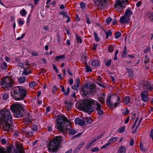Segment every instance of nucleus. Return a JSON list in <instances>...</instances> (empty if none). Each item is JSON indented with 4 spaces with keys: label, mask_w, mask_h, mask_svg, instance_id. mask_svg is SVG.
Segmentation results:
<instances>
[{
    "label": "nucleus",
    "mask_w": 153,
    "mask_h": 153,
    "mask_svg": "<svg viewBox=\"0 0 153 153\" xmlns=\"http://www.w3.org/2000/svg\"><path fill=\"white\" fill-rule=\"evenodd\" d=\"M105 97H101L99 98L98 101L99 102H100L101 104L102 105L105 104Z\"/></svg>",
    "instance_id": "nucleus-34"
},
{
    "label": "nucleus",
    "mask_w": 153,
    "mask_h": 153,
    "mask_svg": "<svg viewBox=\"0 0 153 153\" xmlns=\"http://www.w3.org/2000/svg\"><path fill=\"white\" fill-rule=\"evenodd\" d=\"M112 20V19L109 17L106 20L105 22L107 24H108L111 22Z\"/></svg>",
    "instance_id": "nucleus-54"
},
{
    "label": "nucleus",
    "mask_w": 153,
    "mask_h": 153,
    "mask_svg": "<svg viewBox=\"0 0 153 153\" xmlns=\"http://www.w3.org/2000/svg\"><path fill=\"white\" fill-rule=\"evenodd\" d=\"M148 93L147 91H143L140 93L141 100L143 102H146L148 100Z\"/></svg>",
    "instance_id": "nucleus-8"
},
{
    "label": "nucleus",
    "mask_w": 153,
    "mask_h": 153,
    "mask_svg": "<svg viewBox=\"0 0 153 153\" xmlns=\"http://www.w3.org/2000/svg\"><path fill=\"white\" fill-rule=\"evenodd\" d=\"M111 96L109 95V96L107 98L106 100V104L107 106L108 107H110L111 108V106L113 104V103L112 102L110 101V99H111Z\"/></svg>",
    "instance_id": "nucleus-15"
},
{
    "label": "nucleus",
    "mask_w": 153,
    "mask_h": 153,
    "mask_svg": "<svg viewBox=\"0 0 153 153\" xmlns=\"http://www.w3.org/2000/svg\"><path fill=\"white\" fill-rule=\"evenodd\" d=\"M120 104V102H117L115 103L114 105L112 104V105L111 106V108L112 109L115 108H117Z\"/></svg>",
    "instance_id": "nucleus-37"
},
{
    "label": "nucleus",
    "mask_w": 153,
    "mask_h": 153,
    "mask_svg": "<svg viewBox=\"0 0 153 153\" xmlns=\"http://www.w3.org/2000/svg\"><path fill=\"white\" fill-rule=\"evenodd\" d=\"M101 110V105L96 100L95 102V110H96L98 112V111H99Z\"/></svg>",
    "instance_id": "nucleus-19"
},
{
    "label": "nucleus",
    "mask_w": 153,
    "mask_h": 153,
    "mask_svg": "<svg viewBox=\"0 0 153 153\" xmlns=\"http://www.w3.org/2000/svg\"><path fill=\"white\" fill-rule=\"evenodd\" d=\"M122 114L125 115H128L129 113V111L127 108H124Z\"/></svg>",
    "instance_id": "nucleus-31"
},
{
    "label": "nucleus",
    "mask_w": 153,
    "mask_h": 153,
    "mask_svg": "<svg viewBox=\"0 0 153 153\" xmlns=\"http://www.w3.org/2000/svg\"><path fill=\"white\" fill-rule=\"evenodd\" d=\"M26 80V77L24 76L20 77L19 79V82L21 83H23Z\"/></svg>",
    "instance_id": "nucleus-36"
},
{
    "label": "nucleus",
    "mask_w": 153,
    "mask_h": 153,
    "mask_svg": "<svg viewBox=\"0 0 153 153\" xmlns=\"http://www.w3.org/2000/svg\"><path fill=\"white\" fill-rule=\"evenodd\" d=\"M94 37L95 38V41L97 42L99 41L100 39L98 36L97 33L96 32H94Z\"/></svg>",
    "instance_id": "nucleus-47"
},
{
    "label": "nucleus",
    "mask_w": 153,
    "mask_h": 153,
    "mask_svg": "<svg viewBox=\"0 0 153 153\" xmlns=\"http://www.w3.org/2000/svg\"><path fill=\"white\" fill-rule=\"evenodd\" d=\"M140 149L142 151H143V152H146V149L145 148H144L143 145L141 144H140Z\"/></svg>",
    "instance_id": "nucleus-61"
},
{
    "label": "nucleus",
    "mask_w": 153,
    "mask_h": 153,
    "mask_svg": "<svg viewBox=\"0 0 153 153\" xmlns=\"http://www.w3.org/2000/svg\"><path fill=\"white\" fill-rule=\"evenodd\" d=\"M149 134L150 137L152 138V140L153 141V129L151 130Z\"/></svg>",
    "instance_id": "nucleus-62"
},
{
    "label": "nucleus",
    "mask_w": 153,
    "mask_h": 153,
    "mask_svg": "<svg viewBox=\"0 0 153 153\" xmlns=\"http://www.w3.org/2000/svg\"><path fill=\"white\" fill-rule=\"evenodd\" d=\"M112 60L111 59H108V60H104V63L105 66L107 67H110L111 65Z\"/></svg>",
    "instance_id": "nucleus-26"
},
{
    "label": "nucleus",
    "mask_w": 153,
    "mask_h": 153,
    "mask_svg": "<svg viewBox=\"0 0 153 153\" xmlns=\"http://www.w3.org/2000/svg\"><path fill=\"white\" fill-rule=\"evenodd\" d=\"M74 123L75 124H77L80 126H83L85 124V121L84 120H81L79 118H76L74 120Z\"/></svg>",
    "instance_id": "nucleus-13"
},
{
    "label": "nucleus",
    "mask_w": 153,
    "mask_h": 153,
    "mask_svg": "<svg viewBox=\"0 0 153 153\" xmlns=\"http://www.w3.org/2000/svg\"><path fill=\"white\" fill-rule=\"evenodd\" d=\"M80 7L82 9H83L86 6L85 4L83 2H81L80 3Z\"/></svg>",
    "instance_id": "nucleus-53"
},
{
    "label": "nucleus",
    "mask_w": 153,
    "mask_h": 153,
    "mask_svg": "<svg viewBox=\"0 0 153 153\" xmlns=\"http://www.w3.org/2000/svg\"><path fill=\"white\" fill-rule=\"evenodd\" d=\"M104 31L105 33V38L106 39H108V38L109 36H110L112 35V32L110 30H108L107 32L105 30H104Z\"/></svg>",
    "instance_id": "nucleus-28"
},
{
    "label": "nucleus",
    "mask_w": 153,
    "mask_h": 153,
    "mask_svg": "<svg viewBox=\"0 0 153 153\" xmlns=\"http://www.w3.org/2000/svg\"><path fill=\"white\" fill-rule=\"evenodd\" d=\"M25 132L26 134V136L27 137H31L33 135V133L31 131H25Z\"/></svg>",
    "instance_id": "nucleus-41"
},
{
    "label": "nucleus",
    "mask_w": 153,
    "mask_h": 153,
    "mask_svg": "<svg viewBox=\"0 0 153 153\" xmlns=\"http://www.w3.org/2000/svg\"><path fill=\"white\" fill-rule=\"evenodd\" d=\"M29 116V113L28 112H27L25 116H27V117H26L25 118L24 117L23 118L24 120L27 123H30L31 122L30 120Z\"/></svg>",
    "instance_id": "nucleus-23"
},
{
    "label": "nucleus",
    "mask_w": 153,
    "mask_h": 153,
    "mask_svg": "<svg viewBox=\"0 0 153 153\" xmlns=\"http://www.w3.org/2000/svg\"><path fill=\"white\" fill-rule=\"evenodd\" d=\"M85 16L86 19V22L88 24L90 23V22L89 19L91 17V15L89 14H87L85 13Z\"/></svg>",
    "instance_id": "nucleus-30"
},
{
    "label": "nucleus",
    "mask_w": 153,
    "mask_h": 153,
    "mask_svg": "<svg viewBox=\"0 0 153 153\" xmlns=\"http://www.w3.org/2000/svg\"><path fill=\"white\" fill-rule=\"evenodd\" d=\"M65 56V55H62L58 56H56L55 58V59L58 61L60 59H64Z\"/></svg>",
    "instance_id": "nucleus-33"
},
{
    "label": "nucleus",
    "mask_w": 153,
    "mask_h": 153,
    "mask_svg": "<svg viewBox=\"0 0 153 153\" xmlns=\"http://www.w3.org/2000/svg\"><path fill=\"white\" fill-rule=\"evenodd\" d=\"M134 143V140L133 138H132L130 140V142L129 143V145L131 146H132Z\"/></svg>",
    "instance_id": "nucleus-63"
},
{
    "label": "nucleus",
    "mask_w": 153,
    "mask_h": 153,
    "mask_svg": "<svg viewBox=\"0 0 153 153\" xmlns=\"http://www.w3.org/2000/svg\"><path fill=\"white\" fill-rule=\"evenodd\" d=\"M79 87V85H78L77 84H75L72 86V88L73 90H77Z\"/></svg>",
    "instance_id": "nucleus-48"
},
{
    "label": "nucleus",
    "mask_w": 153,
    "mask_h": 153,
    "mask_svg": "<svg viewBox=\"0 0 153 153\" xmlns=\"http://www.w3.org/2000/svg\"><path fill=\"white\" fill-rule=\"evenodd\" d=\"M129 18L128 17L124 15L122 16L120 18L119 21V22L121 24H126L129 22Z\"/></svg>",
    "instance_id": "nucleus-10"
},
{
    "label": "nucleus",
    "mask_w": 153,
    "mask_h": 153,
    "mask_svg": "<svg viewBox=\"0 0 153 153\" xmlns=\"http://www.w3.org/2000/svg\"><path fill=\"white\" fill-rule=\"evenodd\" d=\"M85 143L84 142L82 143H81L77 146L76 148L73 151L74 153H78L79 152L80 149L81 148L83 147L85 145Z\"/></svg>",
    "instance_id": "nucleus-14"
},
{
    "label": "nucleus",
    "mask_w": 153,
    "mask_h": 153,
    "mask_svg": "<svg viewBox=\"0 0 153 153\" xmlns=\"http://www.w3.org/2000/svg\"><path fill=\"white\" fill-rule=\"evenodd\" d=\"M143 88L144 89L148 91H151L153 89V88L150 85V83L148 82H145L143 84Z\"/></svg>",
    "instance_id": "nucleus-12"
},
{
    "label": "nucleus",
    "mask_w": 153,
    "mask_h": 153,
    "mask_svg": "<svg viewBox=\"0 0 153 153\" xmlns=\"http://www.w3.org/2000/svg\"><path fill=\"white\" fill-rule=\"evenodd\" d=\"M12 92V91L11 92V95L16 100H22L27 96L26 90L22 88L21 86L17 87L13 89V92Z\"/></svg>",
    "instance_id": "nucleus-5"
},
{
    "label": "nucleus",
    "mask_w": 153,
    "mask_h": 153,
    "mask_svg": "<svg viewBox=\"0 0 153 153\" xmlns=\"http://www.w3.org/2000/svg\"><path fill=\"white\" fill-rule=\"evenodd\" d=\"M9 95L7 94H4L3 96V99L4 100H7L8 98Z\"/></svg>",
    "instance_id": "nucleus-49"
},
{
    "label": "nucleus",
    "mask_w": 153,
    "mask_h": 153,
    "mask_svg": "<svg viewBox=\"0 0 153 153\" xmlns=\"http://www.w3.org/2000/svg\"><path fill=\"white\" fill-rule=\"evenodd\" d=\"M96 86L94 84H90L89 90H91L90 91H92V94L94 92L95 90Z\"/></svg>",
    "instance_id": "nucleus-24"
},
{
    "label": "nucleus",
    "mask_w": 153,
    "mask_h": 153,
    "mask_svg": "<svg viewBox=\"0 0 153 153\" xmlns=\"http://www.w3.org/2000/svg\"><path fill=\"white\" fill-rule=\"evenodd\" d=\"M7 64L6 62H4V63L1 65V68L3 70H6L7 69Z\"/></svg>",
    "instance_id": "nucleus-46"
},
{
    "label": "nucleus",
    "mask_w": 153,
    "mask_h": 153,
    "mask_svg": "<svg viewBox=\"0 0 153 153\" xmlns=\"http://www.w3.org/2000/svg\"><path fill=\"white\" fill-rule=\"evenodd\" d=\"M133 14L132 11L129 9H127L125 11L124 15L129 18Z\"/></svg>",
    "instance_id": "nucleus-18"
},
{
    "label": "nucleus",
    "mask_w": 153,
    "mask_h": 153,
    "mask_svg": "<svg viewBox=\"0 0 153 153\" xmlns=\"http://www.w3.org/2000/svg\"><path fill=\"white\" fill-rule=\"evenodd\" d=\"M31 128L32 130L33 131H36L37 130V127L36 125H33L31 126Z\"/></svg>",
    "instance_id": "nucleus-50"
},
{
    "label": "nucleus",
    "mask_w": 153,
    "mask_h": 153,
    "mask_svg": "<svg viewBox=\"0 0 153 153\" xmlns=\"http://www.w3.org/2000/svg\"><path fill=\"white\" fill-rule=\"evenodd\" d=\"M114 50L113 45H110L108 47V51L110 53H112Z\"/></svg>",
    "instance_id": "nucleus-40"
},
{
    "label": "nucleus",
    "mask_w": 153,
    "mask_h": 153,
    "mask_svg": "<svg viewBox=\"0 0 153 153\" xmlns=\"http://www.w3.org/2000/svg\"><path fill=\"white\" fill-rule=\"evenodd\" d=\"M121 35V34L120 32L119 31H117L115 33V34H114V36L116 39H117L120 37Z\"/></svg>",
    "instance_id": "nucleus-35"
},
{
    "label": "nucleus",
    "mask_w": 153,
    "mask_h": 153,
    "mask_svg": "<svg viewBox=\"0 0 153 153\" xmlns=\"http://www.w3.org/2000/svg\"><path fill=\"white\" fill-rule=\"evenodd\" d=\"M62 140V136H56L52 139L48 144V149L50 152H56L59 148Z\"/></svg>",
    "instance_id": "nucleus-4"
},
{
    "label": "nucleus",
    "mask_w": 153,
    "mask_h": 153,
    "mask_svg": "<svg viewBox=\"0 0 153 153\" xmlns=\"http://www.w3.org/2000/svg\"><path fill=\"white\" fill-rule=\"evenodd\" d=\"M64 105L68 111H69L71 109V107L72 106L71 103L68 102L66 101H65Z\"/></svg>",
    "instance_id": "nucleus-16"
},
{
    "label": "nucleus",
    "mask_w": 153,
    "mask_h": 153,
    "mask_svg": "<svg viewBox=\"0 0 153 153\" xmlns=\"http://www.w3.org/2000/svg\"><path fill=\"white\" fill-rule=\"evenodd\" d=\"M96 82L100 86L102 87L103 88H106V84L104 83L102 81H101L100 82H97L96 81Z\"/></svg>",
    "instance_id": "nucleus-29"
},
{
    "label": "nucleus",
    "mask_w": 153,
    "mask_h": 153,
    "mask_svg": "<svg viewBox=\"0 0 153 153\" xmlns=\"http://www.w3.org/2000/svg\"><path fill=\"white\" fill-rule=\"evenodd\" d=\"M127 53V47L126 46H125L122 52V56L123 57H126Z\"/></svg>",
    "instance_id": "nucleus-27"
},
{
    "label": "nucleus",
    "mask_w": 153,
    "mask_h": 153,
    "mask_svg": "<svg viewBox=\"0 0 153 153\" xmlns=\"http://www.w3.org/2000/svg\"><path fill=\"white\" fill-rule=\"evenodd\" d=\"M125 127L123 126L121 127L119 129H118L117 131H118L119 133H121L125 131Z\"/></svg>",
    "instance_id": "nucleus-45"
},
{
    "label": "nucleus",
    "mask_w": 153,
    "mask_h": 153,
    "mask_svg": "<svg viewBox=\"0 0 153 153\" xmlns=\"http://www.w3.org/2000/svg\"><path fill=\"white\" fill-rule=\"evenodd\" d=\"M130 98L129 97L126 96L124 98L123 101L126 104H127L130 102Z\"/></svg>",
    "instance_id": "nucleus-25"
},
{
    "label": "nucleus",
    "mask_w": 153,
    "mask_h": 153,
    "mask_svg": "<svg viewBox=\"0 0 153 153\" xmlns=\"http://www.w3.org/2000/svg\"><path fill=\"white\" fill-rule=\"evenodd\" d=\"M16 150L15 151V153H25V150L23 149L22 146L17 145L16 146Z\"/></svg>",
    "instance_id": "nucleus-11"
},
{
    "label": "nucleus",
    "mask_w": 153,
    "mask_h": 153,
    "mask_svg": "<svg viewBox=\"0 0 153 153\" xmlns=\"http://www.w3.org/2000/svg\"><path fill=\"white\" fill-rule=\"evenodd\" d=\"M100 63L98 60H93L91 62V65L93 67H95L98 66L99 65Z\"/></svg>",
    "instance_id": "nucleus-21"
},
{
    "label": "nucleus",
    "mask_w": 153,
    "mask_h": 153,
    "mask_svg": "<svg viewBox=\"0 0 153 153\" xmlns=\"http://www.w3.org/2000/svg\"><path fill=\"white\" fill-rule=\"evenodd\" d=\"M127 72L129 74V76L130 77H132L133 76V72L132 69L130 68H126Z\"/></svg>",
    "instance_id": "nucleus-22"
},
{
    "label": "nucleus",
    "mask_w": 153,
    "mask_h": 153,
    "mask_svg": "<svg viewBox=\"0 0 153 153\" xmlns=\"http://www.w3.org/2000/svg\"><path fill=\"white\" fill-rule=\"evenodd\" d=\"M107 2L106 0H100L98 4V6H101L105 4Z\"/></svg>",
    "instance_id": "nucleus-32"
},
{
    "label": "nucleus",
    "mask_w": 153,
    "mask_h": 153,
    "mask_svg": "<svg viewBox=\"0 0 153 153\" xmlns=\"http://www.w3.org/2000/svg\"><path fill=\"white\" fill-rule=\"evenodd\" d=\"M117 138L118 137H117L111 138L109 140L108 142H114L117 140Z\"/></svg>",
    "instance_id": "nucleus-42"
},
{
    "label": "nucleus",
    "mask_w": 153,
    "mask_h": 153,
    "mask_svg": "<svg viewBox=\"0 0 153 153\" xmlns=\"http://www.w3.org/2000/svg\"><path fill=\"white\" fill-rule=\"evenodd\" d=\"M80 92L84 97H85L89 96V95L90 94H92V91H90V90L86 89V88L85 89L81 88Z\"/></svg>",
    "instance_id": "nucleus-9"
},
{
    "label": "nucleus",
    "mask_w": 153,
    "mask_h": 153,
    "mask_svg": "<svg viewBox=\"0 0 153 153\" xmlns=\"http://www.w3.org/2000/svg\"><path fill=\"white\" fill-rule=\"evenodd\" d=\"M86 71L87 72H91L92 70L89 67L88 65H86L85 67Z\"/></svg>",
    "instance_id": "nucleus-51"
},
{
    "label": "nucleus",
    "mask_w": 153,
    "mask_h": 153,
    "mask_svg": "<svg viewBox=\"0 0 153 153\" xmlns=\"http://www.w3.org/2000/svg\"><path fill=\"white\" fill-rule=\"evenodd\" d=\"M60 14L63 15V17H66L68 15H67V13L65 12H61L59 13Z\"/></svg>",
    "instance_id": "nucleus-64"
},
{
    "label": "nucleus",
    "mask_w": 153,
    "mask_h": 153,
    "mask_svg": "<svg viewBox=\"0 0 153 153\" xmlns=\"http://www.w3.org/2000/svg\"><path fill=\"white\" fill-rule=\"evenodd\" d=\"M35 83L34 82H32L29 83V85L31 88H33L35 86Z\"/></svg>",
    "instance_id": "nucleus-52"
},
{
    "label": "nucleus",
    "mask_w": 153,
    "mask_h": 153,
    "mask_svg": "<svg viewBox=\"0 0 153 153\" xmlns=\"http://www.w3.org/2000/svg\"><path fill=\"white\" fill-rule=\"evenodd\" d=\"M101 110V105L96 100L95 102V110H96L98 112V111H99Z\"/></svg>",
    "instance_id": "nucleus-20"
},
{
    "label": "nucleus",
    "mask_w": 153,
    "mask_h": 153,
    "mask_svg": "<svg viewBox=\"0 0 153 153\" xmlns=\"http://www.w3.org/2000/svg\"><path fill=\"white\" fill-rule=\"evenodd\" d=\"M91 84L89 83H87L85 85L84 87L82 86V88H83V89H87L89 90V87H90V85Z\"/></svg>",
    "instance_id": "nucleus-38"
},
{
    "label": "nucleus",
    "mask_w": 153,
    "mask_h": 153,
    "mask_svg": "<svg viewBox=\"0 0 153 153\" xmlns=\"http://www.w3.org/2000/svg\"><path fill=\"white\" fill-rule=\"evenodd\" d=\"M20 13L22 16H25L27 12L25 9H23L20 10Z\"/></svg>",
    "instance_id": "nucleus-39"
},
{
    "label": "nucleus",
    "mask_w": 153,
    "mask_h": 153,
    "mask_svg": "<svg viewBox=\"0 0 153 153\" xmlns=\"http://www.w3.org/2000/svg\"><path fill=\"white\" fill-rule=\"evenodd\" d=\"M149 61V59L147 58V56L146 55L145 56V59L144 61V62L145 64H147L148 62Z\"/></svg>",
    "instance_id": "nucleus-59"
},
{
    "label": "nucleus",
    "mask_w": 153,
    "mask_h": 153,
    "mask_svg": "<svg viewBox=\"0 0 153 153\" xmlns=\"http://www.w3.org/2000/svg\"><path fill=\"white\" fill-rule=\"evenodd\" d=\"M12 117L10 111L6 109H1L0 111V127L5 131L11 132L13 130L11 122Z\"/></svg>",
    "instance_id": "nucleus-1"
},
{
    "label": "nucleus",
    "mask_w": 153,
    "mask_h": 153,
    "mask_svg": "<svg viewBox=\"0 0 153 153\" xmlns=\"http://www.w3.org/2000/svg\"><path fill=\"white\" fill-rule=\"evenodd\" d=\"M110 144V142H108V143L106 144L103 146L102 147H101V149H105Z\"/></svg>",
    "instance_id": "nucleus-56"
},
{
    "label": "nucleus",
    "mask_w": 153,
    "mask_h": 153,
    "mask_svg": "<svg viewBox=\"0 0 153 153\" xmlns=\"http://www.w3.org/2000/svg\"><path fill=\"white\" fill-rule=\"evenodd\" d=\"M10 110L16 117L20 118L25 114L24 110L21 104L19 103L14 104L10 106Z\"/></svg>",
    "instance_id": "nucleus-6"
},
{
    "label": "nucleus",
    "mask_w": 153,
    "mask_h": 153,
    "mask_svg": "<svg viewBox=\"0 0 153 153\" xmlns=\"http://www.w3.org/2000/svg\"><path fill=\"white\" fill-rule=\"evenodd\" d=\"M28 71L29 70H24L22 72V74H24L25 75H27L28 74Z\"/></svg>",
    "instance_id": "nucleus-60"
},
{
    "label": "nucleus",
    "mask_w": 153,
    "mask_h": 153,
    "mask_svg": "<svg viewBox=\"0 0 153 153\" xmlns=\"http://www.w3.org/2000/svg\"><path fill=\"white\" fill-rule=\"evenodd\" d=\"M39 74L40 73H45L46 71V70L44 69H40L39 70Z\"/></svg>",
    "instance_id": "nucleus-58"
},
{
    "label": "nucleus",
    "mask_w": 153,
    "mask_h": 153,
    "mask_svg": "<svg viewBox=\"0 0 153 153\" xmlns=\"http://www.w3.org/2000/svg\"><path fill=\"white\" fill-rule=\"evenodd\" d=\"M91 151L93 152L98 151H99V148L97 147L93 148L91 149Z\"/></svg>",
    "instance_id": "nucleus-55"
},
{
    "label": "nucleus",
    "mask_w": 153,
    "mask_h": 153,
    "mask_svg": "<svg viewBox=\"0 0 153 153\" xmlns=\"http://www.w3.org/2000/svg\"><path fill=\"white\" fill-rule=\"evenodd\" d=\"M126 151V148L125 146H121L117 151L118 153H125Z\"/></svg>",
    "instance_id": "nucleus-17"
},
{
    "label": "nucleus",
    "mask_w": 153,
    "mask_h": 153,
    "mask_svg": "<svg viewBox=\"0 0 153 153\" xmlns=\"http://www.w3.org/2000/svg\"><path fill=\"white\" fill-rule=\"evenodd\" d=\"M85 121L88 123L91 124L92 123V120L90 118L86 117L85 119Z\"/></svg>",
    "instance_id": "nucleus-44"
},
{
    "label": "nucleus",
    "mask_w": 153,
    "mask_h": 153,
    "mask_svg": "<svg viewBox=\"0 0 153 153\" xmlns=\"http://www.w3.org/2000/svg\"><path fill=\"white\" fill-rule=\"evenodd\" d=\"M96 100L92 99H85L82 101L79 104V108L82 111L90 115L95 111Z\"/></svg>",
    "instance_id": "nucleus-3"
},
{
    "label": "nucleus",
    "mask_w": 153,
    "mask_h": 153,
    "mask_svg": "<svg viewBox=\"0 0 153 153\" xmlns=\"http://www.w3.org/2000/svg\"><path fill=\"white\" fill-rule=\"evenodd\" d=\"M76 39L78 43H81L82 42V39L80 36H79L77 34H76Z\"/></svg>",
    "instance_id": "nucleus-43"
},
{
    "label": "nucleus",
    "mask_w": 153,
    "mask_h": 153,
    "mask_svg": "<svg viewBox=\"0 0 153 153\" xmlns=\"http://www.w3.org/2000/svg\"><path fill=\"white\" fill-rule=\"evenodd\" d=\"M105 131L102 132L100 135L97 137V138L98 139H99L105 134Z\"/></svg>",
    "instance_id": "nucleus-57"
},
{
    "label": "nucleus",
    "mask_w": 153,
    "mask_h": 153,
    "mask_svg": "<svg viewBox=\"0 0 153 153\" xmlns=\"http://www.w3.org/2000/svg\"><path fill=\"white\" fill-rule=\"evenodd\" d=\"M1 84L3 88L6 90L9 89L12 86L14 82L13 79L10 76L3 77L1 81Z\"/></svg>",
    "instance_id": "nucleus-7"
},
{
    "label": "nucleus",
    "mask_w": 153,
    "mask_h": 153,
    "mask_svg": "<svg viewBox=\"0 0 153 153\" xmlns=\"http://www.w3.org/2000/svg\"><path fill=\"white\" fill-rule=\"evenodd\" d=\"M56 121L57 128L62 132L65 133L66 131H69V134L72 135L77 132V130L71 128L70 121L65 116L59 115Z\"/></svg>",
    "instance_id": "nucleus-2"
}]
</instances>
